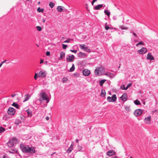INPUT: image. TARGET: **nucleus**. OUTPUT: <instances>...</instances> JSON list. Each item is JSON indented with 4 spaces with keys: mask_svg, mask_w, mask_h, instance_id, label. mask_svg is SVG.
Returning <instances> with one entry per match:
<instances>
[{
    "mask_svg": "<svg viewBox=\"0 0 158 158\" xmlns=\"http://www.w3.org/2000/svg\"><path fill=\"white\" fill-rule=\"evenodd\" d=\"M120 27L122 30H127L128 29L127 27H125L124 26H121Z\"/></svg>",
    "mask_w": 158,
    "mask_h": 158,
    "instance_id": "nucleus-32",
    "label": "nucleus"
},
{
    "mask_svg": "<svg viewBox=\"0 0 158 158\" xmlns=\"http://www.w3.org/2000/svg\"><path fill=\"white\" fill-rule=\"evenodd\" d=\"M139 45H143L144 43L142 41H140L139 43L136 44V46H138Z\"/></svg>",
    "mask_w": 158,
    "mask_h": 158,
    "instance_id": "nucleus-38",
    "label": "nucleus"
},
{
    "mask_svg": "<svg viewBox=\"0 0 158 158\" xmlns=\"http://www.w3.org/2000/svg\"><path fill=\"white\" fill-rule=\"evenodd\" d=\"M38 75L37 73H35V76H34V79L35 80H37V78L38 77H38Z\"/></svg>",
    "mask_w": 158,
    "mask_h": 158,
    "instance_id": "nucleus-41",
    "label": "nucleus"
},
{
    "mask_svg": "<svg viewBox=\"0 0 158 158\" xmlns=\"http://www.w3.org/2000/svg\"><path fill=\"white\" fill-rule=\"evenodd\" d=\"M143 111L140 109H138L135 110L134 112V115L136 116H140L142 113Z\"/></svg>",
    "mask_w": 158,
    "mask_h": 158,
    "instance_id": "nucleus-7",
    "label": "nucleus"
},
{
    "mask_svg": "<svg viewBox=\"0 0 158 158\" xmlns=\"http://www.w3.org/2000/svg\"><path fill=\"white\" fill-rule=\"evenodd\" d=\"M110 158H118L117 156H114L113 157Z\"/></svg>",
    "mask_w": 158,
    "mask_h": 158,
    "instance_id": "nucleus-55",
    "label": "nucleus"
},
{
    "mask_svg": "<svg viewBox=\"0 0 158 158\" xmlns=\"http://www.w3.org/2000/svg\"><path fill=\"white\" fill-rule=\"evenodd\" d=\"M102 4H99L97 6H95L94 9V10H99L101 8H102Z\"/></svg>",
    "mask_w": 158,
    "mask_h": 158,
    "instance_id": "nucleus-21",
    "label": "nucleus"
},
{
    "mask_svg": "<svg viewBox=\"0 0 158 158\" xmlns=\"http://www.w3.org/2000/svg\"><path fill=\"white\" fill-rule=\"evenodd\" d=\"M55 152H54V153H53V154H55Z\"/></svg>",
    "mask_w": 158,
    "mask_h": 158,
    "instance_id": "nucleus-64",
    "label": "nucleus"
},
{
    "mask_svg": "<svg viewBox=\"0 0 158 158\" xmlns=\"http://www.w3.org/2000/svg\"><path fill=\"white\" fill-rule=\"evenodd\" d=\"M84 51L89 53L90 52H91L89 48L87 46H85V48L84 50Z\"/></svg>",
    "mask_w": 158,
    "mask_h": 158,
    "instance_id": "nucleus-26",
    "label": "nucleus"
},
{
    "mask_svg": "<svg viewBox=\"0 0 158 158\" xmlns=\"http://www.w3.org/2000/svg\"><path fill=\"white\" fill-rule=\"evenodd\" d=\"M47 120L48 121L49 119V118L48 117H47L46 118Z\"/></svg>",
    "mask_w": 158,
    "mask_h": 158,
    "instance_id": "nucleus-50",
    "label": "nucleus"
},
{
    "mask_svg": "<svg viewBox=\"0 0 158 158\" xmlns=\"http://www.w3.org/2000/svg\"><path fill=\"white\" fill-rule=\"evenodd\" d=\"M64 7L61 6H58L56 9L57 11L59 12H61L63 10V8Z\"/></svg>",
    "mask_w": 158,
    "mask_h": 158,
    "instance_id": "nucleus-19",
    "label": "nucleus"
},
{
    "mask_svg": "<svg viewBox=\"0 0 158 158\" xmlns=\"http://www.w3.org/2000/svg\"><path fill=\"white\" fill-rule=\"evenodd\" d=\"M151 118L150 116L145 118L144 119V122L146 124H150Z\"/></svg>",
    "mask_w": 158,
    "mask_h": 158,
    "instance_id": "nucleus-14",
    "label": "nucleus"
},
{
    "mask_svg": "<svg viewBox=\"0 0 158 158\" xmlns=\"http://www.w3.org/2000/svg\"><path fill=\"white\" fill-rule=\"evenodd\" d=\"M46 54L47 56H49L50 55V52L48 51H47L46 52Z\"/></svg>",
    "mask_w": 158,
    "mask_h": 158,
    "instance_id": "nucleus-45",
    "label": "nucleus"
},
{
    "mask_svg": "<svg viewBox=\"0 0 158 158\" xmlns=\"http://www.w3.org/2000/svg\"><path fill=\"white\" fill-rule=\"evenodd\" d=\"M17 142V139L15 137H14L10 139L8 142L7 143L8 146L9 147H12L13 146L14 144L16 143Z\"/></svg>",
    "mask_w": 158,
    "mask_h": 158,
    "instance_id": "nucleus-4",
    "label": "nucleus"
},
{
    "mask_svg": "<svg viewBox=\"0 0 158 158\" xmlns=\"http://www.w3.org/2000/svg\"><path fill=\"white\" fill-rule=\"evenodd\" d=\"M110 28L109 26L107 25H106L105 26V29L106 30H108Z\"/></svg>",
    "mask_w": 158,
    "mask_h": 158,
    "instance_id": "nucleus-44",
    "label": "nucleus"
},
{
    "mask_svg": "<svg viewBox=\"0 0 158 158\" xmlns=\"http://www.w3.org/2000/svg\"><path fill=\"white\" fill-rule=\"evenodd\" d=\"M106 155L109 156H111L116 155V152L114 151V150H111L108 151L107 152Z\"/></svg>",
    "mask_w": 158,
    "mask_h": 158,
    "instance_id": "nucleus-8",
    "label": "nucleus"
},
{
    "mask_svg": "<svg viewBox=\"0 0 158 158\" xmlns=\"http://www.w3.org/2000/svg\"><path fill=\"white\" fill-rule=\"evenodd\" d=\"M134 102L135 103L136 105H139L140 104V102L138 100H135L134 101Z\"/></svg>",
    "mask_w": 158,
    "mask_h": 158,
    "instance_id": "nucleus-34",
    "label": "nucleus"
},
{
    "mask_svg": "<svg viewBox=\"0 0 158 158\" xmlns=\"http://www.w3.org/2000/svg\"><path fill=\"white\" fill-rule=\"evenodd\" d=\"M104 72V68L102 67H100L96 68L95 71V73L96 75H100L103 73Z\"/></svg>",
    "mask_w": 158,
    "mask_h": 158,
    "instance_id": "nucleus-3",
    "label": "nucleus"
},
{
    "mask_svg": "<svg viewBox=\"0 0 158 158\" xmlns=\"http://www.w3.org/2000/svg\"><path fill=\"white\" fill-rule=\"evenodd\" d=\"M70 51L73 52H74L75 53H76L77 52V50H70Z\"/></svg>",
    "mask_w": 158,
    "mask_h": 158,
    "instance_id": "nucleus-46",
    "label": "nucleus"
},
{
    "mask_svg": "<svg viewBox=\"0 0 158 158\" xmlns=\"http://www.w3.org/2000/svg\"><path fill=\"white\" fill-rule=\"evenodd\" d=\"M75 57L73 55L68 56L66 58L67 61L68 62H73L74 61Z\"/></svg>",
    "mask_w": 158,
    "mask_h": 158,
    "instance_id": "nucleus-10",
    "label": "nucleus"
},
{
    "mask_svg": "<svg viewBox=\"0 0 158 158\" xmlns=\"http://www.w3.org/2000/svg\"><path fill=\"white\" fill-rule=\"evenodd\" d=\"M132 85V84L131 83H129L128 84L127 86L125 88L126 89V90H127L129 87H130Z\"/></svg>",
    "mask_w": 158,
    "mask_h": 158,
    "instance_id": "nucleus-39",
    "label": "nucleus"
},
{
    "mask_svg": "<svg viewBox=\"0 0 158 158\" xmlns=\"http://www.w3.org/2000/svg\"><path fill=\"white\" fill-rule=\"evenodd\" d=\"M78 56L80 57H85L86 56V55L82 52H80L78 53Z\"/></svg>",
    "mask_w": 158,
    "mask_h": 158,
    "instance_id": "nucleus-20",
    "label": "nucleus"
},
{
    "mask_svg": "<svg viewBox=\"0 0 158 158\" xmlns=\"http://www.w3.org/2000/svg\"><path fill=\"white\" fill-rule=\"evenodd\" d=\"M106 80L103 79L101 80L99 82V84L100 86H102L103 85L104 83L106 81Z\"/></svg>",
    "mask_w": 158,
    "mask_h": 158,
    "instance_id": "nucleus-25",
    "label": "nucleus"
},
{
    "mask_svg": "<svg viewBox=\"0 0 158 158\" xmlns=\"http://www.w3.org/2000/svg\"><path fill=\"white\" fill-rule=\"evenodd\" d=\"M121 100L125 102L126 101L127 98V94L126 93H124L122 96L120 97Z\"/></svg>",
    "mask_w": 158,
    "mask_h": 158,
    "instance_id": "nucleus-13",
    "label": "nucleus"
},
{
    "mask_svg": "<svg viewBox=\"0 0 158 158\" xmlns=\"http://www.w3.org/2000/svg\"><path fill=\"white\" fill-rule=\"evenodd\" d=\"M44 10V9L43 8L41 9L40 7H39L38 8L37 11L39 12H43Z\"/></svg>",
    "mask_w": 158,
    "mask_h": 158,
    "instance_id": "nucleus-28",
    "label": "nucleus"
},
{
    "mask_svg": "<svg viewBox=\"0 0 158 158\" xmlns=\"http://www.w3.org/2000/svg\"><path fill=\"white\" fill-rule=\"evenodd\" d=\"M130 158H133V157H131Z\"/></svg>",
    "mask_w": 158,
    "mask_h": 158,
    "instance_id": "nucleus-63",
    "label": "nucleus"
},
{
    "mask_svg": "<svg viewBox=\"0 0 158 158\" xmlns=\"http://www.w3.org/2000/svg\"><path fill=\"white\" fill-rule=\"evenodd\" d=\"M111 93L110 92L109 93V94H110V95H111Z\"/></svg>",
    "mask_w": 158,
    "mask_h": 158,
    "instance_id": "nucleus-61",
    "label": "nucleus"
},
{
    "mask_svg": "<svg viewBox=\"0 0 158 158\" xmlns=\"http://www.w3.org/2000/svg\"><path fill=\"white\" fill-rule=\"evenodd\" d=\"M133 35H134L135 36H136V37L137 36V35H136V34L134 32H133Z\"/></svg>",
    "mask_w": 158,
    "mask_h": 158,
    "instance_id": "nucleus-53",
    "label": "nucleus"
},
{
    "mask_svg": "<svg viewBox=\"0 0 158 158\" xmlns=\"http://www.w3.org/2000/svg\"><path fill=\"white\" fill-rule=\"evenodd\" d=\"M16 95V94H13L11 95V97H14Z\"/></svg>",
    "mask_w": 158,
    "mask_h": 158,
    "instance_id": "nucleus-51",
    "label": "nucleus"
},
{
    "mask_svg": "<svg viewBox=\"0 0 158 158\" xmlns=\"http://www.w3.org/2000/svg\"><path fill=\"white\" fill-rule=\"evenodd\" d=\"M76 143H78V141H79V140L78 139H77L76 140Z\"/></svg>",
    "mask_w": 158,
    "mask_h": 158,
    "instance_id": "nucleus-56",
    "label": "nucleus"
},
{
    "mask_svg": "<svg viewBox=\"0 0 158 158\" xmlns=\"http://www.w3.org/2000/svg\"><path fill=\"white\" fill-rule=\"evenodd\" d=\"M6 61V60H5L4 61H2V62H1V63L2 64H3L4 63H5Z\"/></svg>",
    "mask_w": 158,
    "mask_h": 158,
    "instance_id": "nucleus-52",
    "label": "nucleus"
},
{
    "mask_svg": "<svg viewBox=\"0 0 158 158\" xmlns=\"http://www.w3.org/2000/svg\"><path fill=\"white\" fill-rule=\"evenodd\" d=\"M15 110L13 107H10L7 111L8 114L10 115H13L15 114Z\"/></svg>",
    "mask_w": 158,
    "mask_h": 158,
    "instance_id": "nucleus-6",
    "label": "nucleus"
},
{
    "mask_svg": "<svg viewBox=\"0 0 158 158\" xmlns=\"http://www.w3.org/2000/svg\"><path fill=\"white\" fill-rule=\"evenodd\" d=\"M105 75H107V73H106L105 74Z\"/></svg>",
    "mask_w": 158,
    "mask_h": 158,
    "instance_id": "nucleus-62",
    "label": "nucleus"
},
{
    "mask_svg": "<svg viewBox=\"0 0 158 158\" xmlns=\"http://www.w3.org/2000/svg\"><path fill=\"white\" fill-rule=\"evenodd\" d=\"M68 79L67 78H64L62 79V81L64 83L68 81Z\"/></svg>",
    "mask_w": 158,
    "mask_h": 158,
    "instance_id": "nucleus-35",
    "label": "nucleus"
},
{
    "mask_svg": "<svg viewBox=\"0 0 158 158\" xmlns=\"http://www.w3.org/2000/svg\"><path fill=\"white\" fill-rule=\"evenodd\" d=\"M42 21L44 23L45 22V20L44 19H43Z\"/></svg>",
    "mask_w": 158,
    "mask_h": 158,
    "instance_id": "nucleus-54",
    "label": "nucleus"
},
{
    "mask_svg": "<svg viewBox=\"0 0 158 158\" xmlns=\"http://www.w3.org/2000/svg\"><path fill=\"white\" fill-rule=\"evenodd\" d=\"M44 61V60H43L41 59L40 61V64L43 63Z\"/></svg>",
    "mask_w": 158,
    "mask_h": 158,
    "instance_id": "nucleus-49",
    "label": "nucleus"
},
{
    "mask_svg": "<svg viewBox=\"0 0 158 158\" xmlns=\"http://www.w3.org/2000/svg\"><path fill=\"white\" fill-rule=\"evenodd\" d=\"M120 88L122 89H123V90H126V89H125V88H126V87H125V85H122L121 87H120Z\"/></svg>",
    "mask_w": 158,
    "mask_h": 158,
    "instance_id": "nucleus-40",
    "label": "nucleus"
},
{
    "mask_svg": "<svg viewBox=\"0 0 158 158\" xmlns=\"http://www.w3.org/2000/svg\"><path fill=\"white\" fill-rule=\"evenodd\" d=\"M90 73V71L88 69H85L83 71V73L85 76H88Z\"/></svg>",
    "mask_w": 158,
    "mask_h": 158,
    "instance_id": "nucleus-12",
    "label": "nucleus"
},
{
    "mask_svg": "<svg viewBox=\"0 0 158 158\" xmlns=\"http://www.w3.org/2000/svg\"><path fill=\"white\" fill-rule=\"evenodd\" d=\"M75 70V67L74 65L73 64L72 67L70 69L69 71L70 72H72L74 71Z\"/></svg>",
    "mask_w": 158,
    "mask_h": 158,
    "instance_id": "nucleus-29",
    "label": "nucleus"
},
{
    "mask_svg": "<svg viewBox=\"0 0 158 158\" xmlns=\"http://www.w3.org/2000/svg\"><path fill=\"white\" fill-rule=\"evenodd\" d=\"M106 91L104 90H102L101 94V96L104 97L106 95Z\"/></svg>",
    "mask_w": 158,
    "mask_h": 158,
    "instance_id": "nucleus-24",
    "label": "nucleus"
},
{
    "mask_svg": "<svg viewBox=\"0 0 158 158\" xmlns=\"http://www.w3.org/2000/svg\"><path fill=\"white\" fill-rule=\"evenodd\" d=\"M5 131V129L2 127H0V133H1Z\"/></svg>",
    "mask_w": 158,
    "mask_h": 158,
    "instance_id": "nucleus-33",
    "label": "nucleus"
},
{
    "mask_svg": "<svg viewBox=\"0 0 158 158\" xmlns=\"http://www.w3.org/2000/svg\"><path fill=\"white\" fill-rule=\"evenodd\" d=\"M104 12L108 17L110 16V13L108 10H105L104 11Z\"/></svg>",
    "mask_w": 158,
    "mask_h": 158,
    "instance_id": "nucleus-31",
    "label": "nucleus"
},
{
    "mask_svg": "<svg viewBox=\"0 0 158 158\" xmlns=\"http://www.w3.org/2000/svg\"><path fill=\"white\" fill-rule=\"evenodd\" d=\"M26 112L28 114V116L31 117L32 116V112L31 110L28 109L26 110Z\"/></svg>",
    "mask_w": 158,
    "mask_h": 158,
    "instance_id": "nucleus-22",
    "label": "nucleus"
},
{
    "mask_svg": "<svg viewBox=\"0 0 158 158\" xmlns=\"http://www.w3.org/2000/svg\"><path fill=\"white\" fill-rule=\"evenodd\" d=\"M73 146H74V145L72 143L71 144L70 147L68 149V150H67V152L68 153H69L72 152V151L73 149Z\"/></svg>",
    "mask_w": 158,
    "mask_h": 158,
    "instance_id": "nucleus-17",
    "label": "nucleus"
},
{
    "mask_svg": "<svg viewBox=\"0 0 158 158\" xmlns=\"http://www.w3.org/2000/svg\"><path fill=\"white\" fill-rule=\"evenodd\" d=\"M78 149L79 150H81L82 148L81 146H78Z\"/></svg>",
    "mask_w": 158,
    "mask_h": 158,
    "instance_id": "nucleus-48",
    "label": "nucleus"
},
{
    "mask_svg": "<svg viewBox=\"0 0 158 158\" xmlns=\"http://www.w3.org/2000/svg\"><path fill=\"white\" fill-rule=\"evenodd\" d=\"M63 46V48L64 49H65L67 47V45L64 44H62Z\"/></svg>",
    "mask_w": 158,
    "mask_h": 158,
    "instance_id": "nucleus-42",
    "label": "nucleus"
},
{
    "mask_svg": "<svg viewBox=\"0 0 158 158\" xmlns=\"http://www.w3.org/2000/svg\"><path fill=\"white\" fill-rule=\"evenodd\" d=\"M31 97V96L28 94H26L24 95L25 99L23 102H26Z\"/></svg>",
    "mask_w": 158,
    "mask_h": 158,
    "instance_id": "nucleus-16",
    "label": "nucleus"
},
{
    "mask_svg": "<svg viewBox=\"0 0 158 158\" xmlns=\"http://www.w3.org/2000/svg\"><path fill=\"white\" fill-rule=\"evenodd\" d=\"M36 28L37 29V30L39 31H40L42 30V28L40 26H37L36 27Z\"/></svg>",
    "mask_w": 158,
    "mask_h": 158,
    "instance_id": "nucleus-37",
    "label": "nucleus"
},
{
    "mask_svg": "<svg viewBox=\"0 0 158 158\" xmlns=\"http://www.w3.org/2000/svg\"><path fill=\"white\" fill-rule=\"evenodd\" d=\"M26 1L27 2H31V0H27Z\"/></svg>",
    "mask_w": 158,
    "mask_h": 158,
    "instance_id": "nucleus-58",
    "label": "nucleus"
},
{
    "mask_svg": "<svg viewBox=\"0 0 158 158\" xmlns=\"http://www.w3.org/2000/svg\"><path fill=\"white\" fill-rule=\"evenodd\" d=\"M117 99V97L115 94H113L112 97L108 96L107 98V100L109 102H115Z\"/></svg>",
    "mask_w": 158,
    "mask_h": 158,
    "instance_id": "nucleus-5",
    "label": "nucleus"
},
{
    "mask_svg": "<svg viewBox=\"0 0 158 158\" xmlns=\"http://www.w3.org/2000/svg\"><path fill=\"white\" fill-rule=\"evenodd\" d=\"M125 110L127 111H129L130 110V107L129 106H125Z\"/></svg>",
    "mask_w": 158,
    "mask_h": 158,
    "instance_id": "nucleus-36",
    "label": "nucleus"
},
{
    "mask_svg": "<svg viewBox=\"0 0 158 158\" xmlns=\"http://www.w3.org/2000/svg\"><path fill=\"white\" fill-rule=\"evenodd\" d=\"M6 156H4L2 158H6Z\"/></svg>",
    "mask_w": 158,
    "mask_h": 158,
    "instance_id": "nucleus-59",
    "label": "nucleus"
},
{
    "mask_svg": "<svg viewBox=\"0 0 158 158\" xmlns=\"http://www.w3.org/2000/svg\"><path fill=\"white\" fill-rule=\"evenodd\" d=\"M80 48L81 49L85 50V45L84 44H80L79 45Z\"/></svg>",
    "mask_w": 158,
    "mask_h": 158,
    "instance_id": "nucleus-27",
    "label": "nucleus"
},
{
    "mask_svg": "<svg viewBox=\"0 0 158 158\" xmlns=\"http://www.w3.org/2000/svg\"><path fill=\"white\" fill-rule=\"evenodd\" d=\"M40 2H38V4H40Z\"/></svg>",
    "mask_w": 158,
    "mask_h": 158,
    "instance_id": "nucleus-60",
    "label": "nucleus"
},
{
    "mask_svg": "<svg viewBox=\"0 0 158 158\" xmlns=\"http://www.w3.org/2000/svg\"><path fill=\"white\" fill-rule=\"evenodd\" d=\"M147 59L148 60H154V57L152 55L151 53H148L147 56Z\"/></svg>",
    "mask_w": 158,
    "mask_h": 158,
    "instance_id": "nucleus-15",
    "label": "nucleus"
},
{
    "mask_svg": "<svg viewBox=\"0 0 158 158\" xmlns=\"http://www.w3.org/2000/svg\"><path fill=\"white\" fill-rule=\"evenodd\" d=\"M97 0H93V2H92V4L93 6L94 5V3Z\"/></svg>",
    "mask_w": 158,
    "mask_h": 158,
    "instance_id": "nucleus-47",
    "label": "nucleus"
},
{
    "mask_svg": "<svg viewBox=\"0 0 158 158\" xmlns=\"http://www.w3.org/2000/svg\"><path fill=\"white\" fill-rule=\"evenodd\" d=\"M21 149L23 152L33 153H35V150L33 147H29L24 145H21Z\"/></svg>",
    "mask_w": 158,
    "mask_h": 158,
    "instance_id": "nucleus-1",
    "label": "nucleus"
},
{
    "mask_svg": "<svg viewBox=\"0 0 158 158\" xmlns=\"http://www.w3.org/2000/svg\"><path fill=\"white\" fill-rule=\"evenodd\" d=\"M55 4L52 2H50L49 4V6L51 8H52L54 6Z\"/></svg>",
    "mask_w": 158,
    "mask_h": 158,
    "instance_id": "nucleus-30",
    "label": "nucleus"
},
{
    "mask_svg": "<svg viewBox=\"0 0 158 158\" xmlns=\"http://www.w3.org/2000/svg\"><path fill=\"white\" fill-rule=\"evenodd\" d=\"M65 55V53L63 52H60V57L59 58V60H61L64 57Z\"/></svg>",
    "mask_w": 158,
    "mask_h": 158,
    "instance_id": "nucleus-18",
    "label": "nucleus"
},
{
    "mask_svg": "<svg viewBox=\"0 0 158 158\" xmlns=\"http://www.w3.org/2000/svg\"><path fill=\"white\" fill-rule=\"evenodd\" d=\"M46 72L44 70H42L40 71L38 76L39 77H45L46 75Z\"/></svg>",
    "mask_w": 158,
    "mask_h": 158,
    "instance_id": "nucleus-9",
    "label": "nucleus"
},
{
    "mask_svg": "<svg viewBox=\"0 0 158 158\" xmlns=\"http://www.w3.org/2000/svg\"><path fill=\"white\" fill-rule=\"evenodd\" d=\"M2 64L1 63L0 64V68H1L2 65Z\"/></svg>",
    "mask_w": 158,
    "mask_h": 158,
    "instance_id": "nucleus-57",
    "label": "nucleus"
},
{
    "mask_svg": "<svg viewBox=\"0 0 158 158\" xmlns=\"http://www.w3.org/2000/svg\"><path fill=\"white\" fill-rule=\"evenodd\" d=\"M12 106L15 107L17 109H19V105L15 102H14L12 105Z\"/></svg>",
    "mask_w": 158,
    "mask_h": 158,
    "instance_id": "nucleus-23",
    "label": "nucleus"
},
{
    "mask_svg": "<svg viewBox=\"0 0 158 158\" xmlns=\"http://www.w3.org/2000/svg\"><path fill=\"white\" fill-rule=\"evenodd\" d=\"M147 52V50L145 48H143L140 50L138 51V52L139 54H145Z\"/></svg>",
    "mask_w": 158,
    "mask_h": 158,
    "instance_id": "nucleus-11",
    "label": "nucleus"
},
{
    "mask_svg": "<svg viewBox=\"0 0 158 158\" xmlns=\"http://www.w3.org/2000/svg\"><path fill=\"white\" fill-rule=\"evenodd\" d=\"M70 39H68L66 40L64 42V43H69L70 42Z\"/></svg>",
    "mask_w": 158,
    "mask_h": 158,
    "instance_id": "nucleus-43",
    "label": "nucleus"
},
{
    "mask_svg": "<svg viewBox=\"0 0 158 158\" xmlns=\"http://www.w3.org/2000/svg\"><path fill=\"white\" fill-rule=\"evenodd\" d=\"M40 98L38 99L41 102H42L43 100H46V103H48L49 102V99L48 95L44 92H41L39 94Z\"/></svg>",
    "mask_w": 158,
    "mask_h": 158,
    "instance_id": "nucleus-2",
    "label": "nucleus"
}]
</instances>
